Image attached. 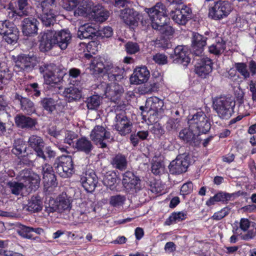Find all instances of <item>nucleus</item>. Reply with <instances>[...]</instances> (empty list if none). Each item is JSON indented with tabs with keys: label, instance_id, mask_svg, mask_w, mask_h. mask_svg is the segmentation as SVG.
Listing matches in <instances>:
<instances>
[{
	"label": "nucleus",
	"instance_id": "1",
	"mask_svg": "<svg viewBox=\"0 0 256 256\" xmlns=\"http://www.w3.org/2000/svg\"><path fill=\"white\" fill-rule=\"evenodd\" d=\"M144 11L148 14L150 20H144L141 22L143 25L150 24L153 29L158 30L161 34L166 36H172L174 33L173 28L168 26L169 19L167 16V9L162 2H158L151 8H146Z\"/></svg>",
	"mask_w": 256,
	"mask_h": 256
},
{
	"label": "nucleus",
	"instance_id": "2",
	"mask_svg": "<svg viewBox=\"0 0 256 256\" xmlns=\"http://www.w3.org/2000/svg\"><path fill=\"white\" fill-rule=\"evenodd\" d=\"M188 124L192 130L200 136L208 134L211 128L209 118L202 110L189 116Z\"/></svg>",
	"mask_w": 256,
	"mask_h": 256
},
{
	"label": "nucleus",
	"instance_id": "3",
	"mask_svg": "<svg viewBox=\"0 0 256 256\" xmlns=\"http://www.w3.org/2000/svg\"><path fill=\"white\" fill-rule=\"evenodd\" d=\"M29 146L36 152L38 158H41L42 160L54 158L56 152L52 150L50 146L45 148V142L43 139L36 135L31 136L28 140Z\"/></svg>",
	"mask_w": 256,
	"mask_h": 256
},
{
	"label": "nucleus",
	"instance_id": "4",
	"mask_svg": "<svg viewBox=\"0 0 256 256\" xmlns=\"http://www.w3.org/2000/svg\"><path fill=\"white\" fill-rule=\"evenodd\" d=\"M40 71L42 74L46 84H58L60 83L66 73L58 68L54 64H44L40 67Z\"/></svg>",
	"mask_w": 256,
	"mask_h": 256
},
{
	"label": "nucleus",
	"instance_id": "5",
	"mask_svg": "<svg viewBox=\"0 0 256 256\" xmlns=\"http://www.w3.org/2000/svg\"><path fill=\"white\" fill-rule=\"evenodd\" d=\"M214 108L218 116L223 120H228L234 113L236 102L231 98L220 97L214 102Z\"/></svg>",
	"mask_w": 256,
	"mask_h": 256
},
{
	"label": "nucleus",
	"instance_id": "6",
	"mask_svg": "<svg viewBox=\"0 0 256 256\" xmlns=\"http://www.w3.org/2000/svg\"><path fill=\"white\" fill-rule=\"evenodd\" d=\"M232 10L231 3L228 0H218L208 8V18L215 20L226 18Z\"/></svg>",
	"mask_w": 256,
	"mask_h": 256
},
{
	"label": "nucleus",
	"instance_id": "7",
	"mask_svg": "<svg viewBox=\"0 0 256 256\" xmlns=\"http://www.w3.org/2000/svg\"><path fill=\"white\" fill-rule=\"evenodd\" d=\"M0 35L4 42L14 45L19 38L20 31L13 22L8 20H0Z\"/></svg>",
	"mask_w": 256,
	"mask_h": 256
},
{
	"label": "nucleus",
	"instance_id": "8",
	"mask_svg": "<svg viewBox=\"0 0 256 256\" xmlns=\"http://www.w3.org/2000/svg\"><path fill=\"white\" fill-rule=\"evenodd\" d=\"M147 106L146 108L149 107L148 111L144 110V108L143 106L140 107V110H142V114L143 118L146 120V118L150 120L152 118V116H158L162 115L164 112V105L163 100L159 98L156 96H152L148 98L146 102Z\"/></svg>",
	"mask_w": 256,
	"mask_h": 256
},
{
	"label": "nucleus",
	"instance_id": "9",
	"mask_svg": "<svg viewBox=\"0 0 256 256\" xmlns=\"http://www.w3.org/2000/svg\"><path fill=\"white\" fill-rule=\"evenodd\" d=\"M56 172L62 178H69L74 172V162L70 156H58L54 164Z\"/></svg>",
	"mask_w": 256,
	"mask_h": 256
},
{
	"label": "nucleus",
	"instance_id": "10",
	"mask_svg": "<svg viewBox=\"0 0 256 256\" xmlns=\"http://www.w3.org/2000/svg\"><path fill=\"white\" fill-rule=\"evenodd\" d=\"M140 180L132 171L127 170L122 175V184L128 192H137L140 190Z\"/></svg>",
	"mask_w": 256,
	"mask_h": 256
},
{
	"label": "nucleus",
	"instance_id": "11",
	"mask_svg": "<svg viewBox=\"0 0 256 256\" xmlns=\"http://www.w3.org/2000/svg\"><path fill=\"white\" fill-rule=\"evenodd\" d=\"M174 21L179 25L185 26L194 17L192 9L186 6H182L181 8L176 9L170 13Z\"/></svg>",
	"mask_w": 256,
	"mask_h": 256
},
{
	"label": "nucleus",
	"instance_id": "12",
	"mask_svg": "<svg viewBox=\"0 0 256 256\" xmlns=\"http://www.w3.org/2000/svg\"><path fill=\"white\" fill-rule=\"evenodd\" d=\"M213 64L210 58L206 56L200 58L195 65V72L199 77L206 78L212 72Z\"/></svg>",
	"mask_w": 256,
	"mask_h": 256
},
{
	"label": "nucleus",
	"instance_id": "13",
	"mask_svg": "<svg viewBox=\"0 0 256 256\" xmlns=\"http://www.w3.org/2000/svg\"><path fill=\"white\" fill-rule=\"evenodd\" d=\"M90 137L96 145L99 146L100 148H105L107 146L106 142L103 141L104 140L110 139V133L101 126H96L91 132Z\"/></svg>",
	"mask_w": 256,
	"mask_h": 256
},
{
	"label": "nucleus",
	"instance_id": "14",
	"mask_svg": "<svg viewBox=\"0 0 256 256\" xmlns=\"http://www.w3.org/2000/svg\"><path fill=\"white\" fill-rule=\"evenodd\" d=\"M15 70L18 72H30L36 66V58L25 54L18 55L15 61Z\"/></svg>",
	"mask_w": 256,
	"mask_h": 256
},
{
	"label": "nucleus",
	"instance_id": "15",
	"mask_svg": "<svg viewBox=\"0 0 256 256\" xmlns=\"http://www.w3.org/2000/svg\"><path fill=\"white\" fill-rule=\"evenodd\" d=\"M115 119V128L121 136H126L132 132V122L125 113L116 114Z\"/></svg>",
	"mask_w": 256,
	"mask_h": 256
},
{
	"label": "nucleus",
	"instance_id": "16",
	"mask_svg": "<svg viewBox=\"0 0 256 256\" xmlns=\"http://www.w3.org/2000/svg\"><path fill=\"white\" fill-rule=\"evenodd\" d=\"M56 204L54 206L46 207V210L48 214L58 211L59 212H62L64 211H70L71 208V203L70 200L68 198L65 193L60 194L56 198V200L54 202Z\"/></svg>",
	"mask_w": 256,
	"mask_h": 256
},
{
	"label": "nucleus",
	"instance_id": "17",
	"mask_svg": "<svg viewBox=\"0 0 256 256\" xmlns=\"http://www.w3.org/2000/svg\"><path fill=\"white\" fill-rule=\"evenodd\" d=\"M189 53L187 48L183 46H178L174 49V54H170V58L172 59V62L174 64L186 66L190 61Z\"/></svg>",
	"mask_w": 256,
	"mask_h": 256
},
{
	"label": "nucleus",
	"instance_id": "18",
	"mask_svg": "<svg viewBox=\"0 0 256 256\" xmlns=\"http://www.w3.org/2000/svg\"><path fill=\"white\" fill-rule=\"evenodd\" d=\"M208 38L198 32H192L191 40V50L194 55H201L206 45Z\"/></svg>",
	"mask_w": 256,
	"mask_h": 256
},
{
	"label": "nucleus",
	"instance_id": "19",
	"mask_svg": "<svg viewBox=\"0 0 256 256\" xmlns=\"http://www.w3.org/2000/svg\"><path fill=\"white\" fill-rule=\"evenodd\" d=\"M80 182L87 192H92L98 183V177L93 170H88L80 176Z\"/></svg>",
	"mask_w": 256,
	"mask_h": 256
},
{
	"label": "nucleus",
	"instance_id": "20",
	"mask_svg": "<svg viewBox=\"0 0 256 256\" xmlns=\"http://www.w3.org/2000/svg\"><path fill=\"white\" fill-rule=\"evenodd\" d=\"M190 165L189 161L185 158L177 156L168 166L170 172L173 175H178L185 172Z\"/></svg>",
	"mask_w": 256,
	"mask_h": 256
},
{
	"label": "nucleus",
	"instance_id": "21",
	"mask_svg": "<svg viewBox=\"0 0 256 256\" xmlns=\"http://www.w3.org/2000/svg\"><path fill=\"white\" fill-rule=\"evenodd\" d=\"M110 61L104 57L96 56L92 58L90 64L94 74L106 73L107 68L110 66Z\"/></svg>",
	"mask_w": 256,
	"mask_h": 256
},
{
	"label": "nucleus",
	"instance_id": "22",
	"mask_svg": "<svg viewBox=\"0 0 256 256\" xmlns=\"http://www.w3.org/2000/svg\"><path fill=\"white\" fill-rule=\"evenodd\" d=\"M54 34H56V31L54 30H48L46 32L40 34L39 48L41 52H48L56 44Z\"/></svg>",
	"mask_w": 256,
	"mask_h": 256
},
{
	"label": "nucleus",
	"instance_id": "23",
	"mask_svg": "<svg viewBox=\"0 0 256 256\" xmlns=\"http://www.w3.org/2000/svg\"><path fill=\"white\" fill-rule=\"evenodd\" d=\"M150 73L145 66L136 68L130 78V83L133 84H140L148 81Z\"/></svg>",
	"mask_w": 256,
	"mask_h": 256
},
{
	"label": "nucleus",
	"instance_id": "24",
	"mask_svg": "<svg viewBox=\"0 0 256 256\" xmlns=\"http://www.w3.org/2000/svg\"><path fill=\"white\" fill-rule=\"evenodd\" d=\"M38 21L34 18H27L22 22V30L24 35L32 36L36 34L38 30Z\"/></svg>",
	"mask_w": 256,
	"mask_h": 256
},
{
	"label": "nucleus",
	"instance_id": "25",
	"mask_svg": "<svg viewBox=\"0 0 256 256\" xmlns=\"http://www.w3.org/2000/svg\"><path fill=\"white\" fill-rule=\"evenodd\" d=\"M200 136L192 130L190 126L188 128L182 130L179 132L180 138L193 146H198L200 145V140L198 138Z\"/></svg>",
	"mask_w": 256,
	"mask_h": 256
},
{
	"label": "nucleus",
	"instance_id": "26",
	"mask_svg": "<svg viewBox=\"0 0 256 256\" xmlns=\"http://www.w3.org/2000/svg\"><path fill=\"white\" fill-rule=\"evenodd\" d=\"M16 126L22 129H33L38 124L36 118L24 114H17L14 118Z\"/></svg>",
	"mask_w": 256,
	"mask_h": 256
},
{
	"label": "nucleus",
	"instance_id": "27",
	"mask_svg": "<svg viewBox=\"0 0 256 256\" xmlns=\"http://www.w3.org/2000/svg\"><path fill=\"white\" fill-rule=\"evenodd\" d=\"M14 99L20 103L22 110L27 114L30 115L36 112L34 104L28 98L23 97L16 92L14 96Z\"/></svg>",
	"mask_w": 256,
	"mask_h": 256
},
{
	"label": "nucleus",
	"instance_id": "28",
	"mask_svg": "<svg viewBox=\"0 0 256 256\" xmlns=\"http://www.w3.org/2000/svg\"><path fill=\"white\" fill-rule=\"evenodd\" d=\"M124 69L114 66L110 62V66L107 68L104 76L106 78L109 82H120L124 78Z\"/></svg>",
	"mask_w": 256,
	"mask_h": 256
},
{
	"label": "nucleus",
	"instance_id": "29",
	"mask_svg": "<svg viewBox=\"0 0 256 256\" xmlns=\"http://www.w3.org/2000/svg\"><path fill=\"white\" fill-rule=\"evenodd\" d=\"M54 38L56 41V44L62 50H66L70 42L72 36L68 30H62L58 32L56 31Z\"/></svg>",
	"mask_w": 256,
	"mask_h": 256
},
{
	"label": "nucleus",
	"instance_id": "30",
	"mask_svg": "<svg viewBox=\"0 0 256 256\" xmlns=\"http://www.w3.org/2000/svg\"><path fill=\"white\" fill-rule=\"evenodd\" d=\"M74 146L78 152H84L86 154H90L94 148L91 140L86 136L77 139Z\"/></svg>",
	"mask_w": 256,
	"mask_h": 256
},
{
	"label": "nucleus",
	"instance_id": "31",
	"mask_svg": "<svg viewBox=\"0 0 256 256\" xmlns=\"http://www.w3.org/2000/svg\"><path fill=\"white\" fill-rule=\"evenodd\" d=\"M138 12L133 8H124L121 12V16L124 22L129 26L138 25Z\"/></svg>",
	"mask_w": 256,
	"mask_h": 256
},
{
	"label": "nucleus",
	"instance_id": "32",
	"mask_svg": "<svg viewBox=\"0 0 256 256\" xmlns=\"http://www.w3.org/2000/svg\"><path fill=\"white\" fill-rule=\"evenodd\" d=\"M232 198V194L226 192L220 191L216 194L214 196H210L206 202L208 206L214 205L216 202H221L222 204H226Z\"/></svg>",
	"mask_w": 256,
	"mask_h": 256
},
{
	"label": "nucleus",
	"instance_id": "33",
	"mask_svg": "<svg viewBox=\"0 0 256 256\" xmlns=\"http://www.w3.org/2000/svg\"><path fill=\"white\" fill-rule=\"evenodd\" d=\"M63 94L68 102L78 100L82 96L81 91L74 86L66 88Z\"/></svg>",
	"mask_w": 256,
	"mask_h": 256
},
{
	"label": "nucleus",
	"instance_id": "34",
	"mask_svg": "<svg viewBox=\"0 0 256 256\" xmlns=\"http://www.w3.org/2000/svg\"><path fill=\"white\" fill-rule=\"evenodd\" d=\"M97 30L90 25H84L81 26L78 32V37L80 39L93 38L96 36Z\"/></svg>",
	"mask_w": 256,
	"mask_h": 256
},
{
	"label": "nucleus",
	"instance_id": "35",
	"mask_svg": "<svg viewBox=\"0 0 256 256\" xmlns=\"http://www.w3.org/2000/svg\"><path fill=\"white\" fill-rule=\"evenodd\" d=\"M27 206V210L29 212H40L42 208V200L41 197L38 194L32 196L28 200Z\"/></svg>",
	"mask_w": 256,
	"mask_h": 256
},
{
	"label": "nucleus",
	"instance_id": "36",
	"mask_svg": "<svg viewBox=\"0 0 256 256\" xmlns=\"http://www.w3.org/2000/svg\"><path fill=\"white\" fill-rule=\"evenodd\" d=\"M187 215L188 212L186 211L173 212L166 219L164 224L165 226H170L174 223L184 220L187 218Z\"/></svg>",
	"mask_w": 256,
	"mask_h": 256
},
{
	"label": "nucleus",
	"instance_id": "37",
	"mask_svg": "<svg viewBox=\"0 0 256 256\" xmlns=\"http://www.w3.org/2000/svg\"><path fill=\"white\" fill-rule=\"evenodd\" d=\"M19 158L21 164L36 166V162L40 158H38V156L36 154V152H30L28 153L26 152L23 155L20 156Z\"/></svg>",
	"mask_w": 256,
	"mask_h": 256
},
{
	"label": "nucleus",
	"instance_id": "38",
	"mask_svg": "<svg viewBox=\"0 0 256 256\" xmlns=\"http://www.w3.org/2000/svg\"><path fill=\"white\" fill-rule=\"evenodd\" d=\"M113 166L120 171L124 170L128 166V161L126 156L118 154H116L112 160Z\"/></svg>",
	"mask_w": 256,
	"mask_h": 256
},
{
	"label": "nucleus",
	"instance_id": "39",
	"mask_svg": "<svg viewBox=\"0 0 256 256\" xmlns=\"http://www.w3.org/2000/svg\"><path fill=\"white\" fill-rule=\"evenodd\" d=\"M40 102L43 109L49 114H52L56 110V102L52 98H42Z\"/></svg>",
	"mask_w": 256,
	"mask_h": 256
},
{
	"label": "nucleus",
	"instance_id": "40",
	"mask_svg": "<svg viewBox=\"0 0 256 256\" xmlns=\"http://www.w3.org/2000/svg\"><path fill=\"white\" fill-rule=\"evenodd\" d=\"M40 18L44 26H50L56 22V14L54 11L42 12Z\"/></svg>",
	"mask_w": 256,
	"mask_h": 256
},
{
	"label": "nucleus",
	"instance_id": "41",
	"mask_svg": "<svg viewBox=\"0 0 256 256\" xmlns=\"http://www.w3.org/2000/svg\"><path fill=\"white\" fill-rule=\"evenodd\" d=\"M24 90L32 98H38L41 95V87L37 82L28 84Z\"/></svg>",
	"mask_w": 256,
	"mask_h": 256
},
{
	"label": "nucleus",
	"instance_id": "42",
	"mask_svg": "<svg viewBox=\"0 0 256 256\" xmlns=\"http://www.w3.org/2000/svg\"><path fill=\"white\" fill-rule=\"evenodd\" d=\"M26 145L22 140L18 139L14 141V147L12 150V153L20 157L22 154L26 152Z\"/></svg>",
	"mask_w": 256,
	"mask_h": 256
},
{
	"label": "nucleus",
	"instance_id": "43",
	"mask_svg": "<svg viewBox=\"0 0 256 256\" xmlns=\"http://www.w3.org/2000/svg\"><path fill=\"white\" fill-rule=\"evenodd\" d=\"M86 106L88 110H95L100 106V98L98 95H92L88 97L86 100Z\"/></svg>",
	"mask_w": 256,
	"mask_h": 256
},
{
	"label": "nucleus",
	"instance_id": "44",
	"mask_svg": "<svg viewBox=\"0 0 256 256\" xmlns=\"http://www.w3.org/2000/svg\"><path fill=\"white\" fill-rule=\"evenodd\" d=\"M237 100L239 103L238 112L241 114L238 115L236 118L232 119L230 121V124H234L240 120L244 116L246 115V112L244 113L242 112V109L244 108L243 96H240L238 97Z\"/></svg>",
	"mask_w": 256,
	"mask_h": 256
},
{
	"label": "nucleus",
	"instance_id": "45",
	"mask_svg": "<svg viewBox=\"0 0 256 256\" xmlns=\"http://www.w3.org/2000/svg\"><path fill=\"white\" fill-rule=\"evenodd\" d=\"M42 178L44 186L48 188L56 186L58 184L54 172L44 174Z\"/></svg>",
	"mask_w": 256,
	"mask_h": 256
},
{
	"label": "nucleus",
	"instance_id": "46",
	"mask_svg": "<svg viewBox=\"0 0 256 256\" xmlns=\"http://www.w3.org/2000/svg\"><path fill=\"white\" fill-rule=\"evenodd\" d=\"M234 66L237 72H238L244 79L247 80L250 78V72L246 63L243 62H236Z\"/></svg>",
	"mask_w": 256,
	"mask_h": 256
},
{
	"label": "nucleus",
	"instance_id": "47",
	"mask_svg": "<svg viewBox=\"0 0 256 256\" xmlns=\"http://www.w3.org/2000/svg\"><path fill=\"white\" fill-rule=\"evenodd\" d=\"M32 227L20 224L17 232L18 234L22 237L32 240Z\"/></svg>",
	"mask_w": 256,
	"mask_h": 256
},
{
	"label": "nucleus",
	"instance_id": "48",
	"mask_svg": "<svg viewBox=\"0 0 256 256\" xmlns=\"http://www.w3.org/2000/svg\"><path fill=\"white\" fill-rule=\"evenodd\" d=\"M116 176L115 173L113 174H107L104 176L103 180V184L107 188L111 190H114L115 188V184L116 182Z\"/></svg>",
	"mask_w": 256,
	"mask_h": 256
},
{
	"label": "nucleus",
	"instance_id": "49",
	"mask_svg": "<svg viewBox=\"0 0 256 256\" xmlns=\"http://www.w3.org/2000/svg\"><path fill=\"white\" fill-rule=\"evenodd\" d=\"M126 201V197L120 194L112 196L110 198V204L114 207L122 206Z\"/></svg>",
	"mask_w": 256,
	"mask_h": 256
},
{
	"label": "nucleus",
	"instance_id": "50",
	"mask_svg": "<svg viewBox=\"0 0 256 256\" xmlns=\"http://www.w3.org/2000/svg\"><path fill=\"white\" fill-rule=\"evenodd\" d=\"M152 60L158 66H164L168 64V56L164 53L157 52L152 56Z\"/></svg>",
	"mask_w": 256,
	"mask_h": 256
},
{
	"label": "nucleus",
	"instance_id": "51",
	"mask_svg": "<svg viewBox=\"0 0 256 256\" xmlns=\"http://www.w3.org/2000/svg\"><path fill=\"white\" fill-rule=\"evenodd\" d=\"M230 208L228 206H225L220 210L214 212L210 218L216 221L220 220L230 214Z\"/></svg>",
	"mask_w": 256,
	"mask_h": 256
},
{
	"label": "nucleus",
	"instance_id": "52",
	"mask_svg": "<svg viewBox=\"0 0 256 256\" xmlns=\"http://www.w3.org/2000/svg\"><path fill=\"white\" fill-rule=\"evenodd\" d=\"M110 95L112 96H117L120 95L124 92V88L122 86L118 84V82H110Z\"/></svg>",
	"mask_w": 256,
	"mask_h": 256
},
{
	"label": "nucleus",
	"instance_id": "53",
	"mask_svg": "<svg viewBox=\"0 0 256 256\" xmlns=\"http://www.w3.org/2000/svg\"><path fill=\"white\" fill-rule=\"evenodd\" d=\"M7 185L10 188L12 193L15 195H18L24 186L22 183L16 181L8 182Z\"/></svg>",
	"mask_w": 256,
	"mask_h": 256
},
{
	"label": "nucleus",
	"instance_id": "54",
	"mask_svg": "<svg viewBox=\"0 0 256 256\" xmlns=\"http://www.w3.org/2000/svg\"><path fill=\"white\" fill-rule=\"evenodd\" d=\"M125 50L128 54H133L140 50L139 44L135 42H128L124 45Z\"/></svg>",
	"mask_w": 256,
	"mask_h": 256
},
{
	"label": "nucleus",
	"instance_id": "55",
	"mask_svg": "<svg viewBox=\"0 0 256 256\" xmlns=\"http://www.w3.org/2000/svg\"><path fill=\"white\" fill-rule=\"evenodd\" d=\"M150 132L155 138H160L165 132V130L160 123L155 122L150 128Z\"/></svg>",
	"mask_w": 256,
	"mask_h": 256
},
{
	"label": "nucleus",
	"instance_id": "56",
	"mask_svg": "<svg viewBox=\"0 0 256 256\" xmlns=\"http://www.w3.org/2000/svg\"><path fill=\"white\" fill-rule=\"evenodd\" d=\"M84 44H86V50L88 52L94 54L98 51L100 42L98 40H91L86 44L84 43Z\"/></svg>",
	"mask_w": 256,
	"mask_h": 256
},
{
	"label": "nucleus",
	"instance_id": "57",
	"mask_svg": "<svg viewBox=\"0 0 256 256\" xmlns=\"http://www.w3.org/2000/svg\"><path fill=\"white\" fill-rule=\"evenodd\" d=\"M56 0H41L40 7L42 12H52L54 10V7Z\"/></svg>",
	"mask_w": 256,
	"mask_h": 256
},
{
	"label": "nucleus",
	"instance_id": "58",
	"mask_svg": "<svg viewBox=\"0 0 256 256\" xmlns=\"http://www.w3.org/2000/svg\"><path fill=\"white\" fill-rule=\"evenodd\" d=\"M8 8L10 10L8 14V16L10 18L15 20L18 16H22L24 14V12L19 11L14 6L12 2L9 4Z\"/></svg>",
	"mask_w": 256,
	"mask_h": 256
},
{
	"label": "nucleus",
	"instance_id": "59",
	"mask_svg": "<svg viewBox=\"0 0 256 256\" xmlns=\"http://www.w3.org/2000/svg\"><path fill=\"white\" fill-rule=\"evenodd\" d=\"M180 120L178 118H170L166 124V128L167 130L172 131L176 130L179 124Z\"/></svg>",
	"mask_w": 256,
	"mask_h": 256
},
{
	"label": "nucleus",
	"instance_id": "60",
	"mask_svg": "<svg viewBox=\"0 0 256 256\" xmlns=\"http://www.w3.org/2000/svg\"><path fill=\"white\" fill-rule=\"evenodd\" d=\"M78 137V135L74 132L68 131L66 135V137L64 139V142L69 144L70 146H72V144L74 145V140L77 139Z\"/></svg>",
	"mask_w": 256,
	"mask_h": 256
},
{
	"label": "nucleus",
	"instance_id": "61",
	"mask_svg": "<svg viewBox=\"0 0 256 256\" xmlns=\"http://www.w3.org/2000/svg\"><path fill=\"white\" fill-rule=\"evenodd\" d=\"M80 0H65L64 2V8L67 10H72L79 4Z\"/></svg>",
	"mask_w": 256,
	"mask_h": 256
},
{
	"label": "nucleus",
	"instance_id": "62",
	"mask_svg": "<svg viewBox=\"0 0 256 256\" xmlns=\"http://www.w3.org/2000/svg\"><path fill=\"white\" fill-rule=\"evenodd\" d=\"M193 190V184L192 182H188L183 184L182 186L180 192L182 195L190 194Z\"/></svg>",
	"mask_w": 256,
	"mask_h": 256
},
{
	"label": "nucleus",
	"instance_id": "63",
	"mask_svg": "<svg viewBox=\"0 0 256 256\" xmlns=\"http://www.w3.org/2000/svg\"><path fill=\"white\" fill-rule=\"evenodd\" d=\"M94 15L96 16L97 20L103 22L106 20L109 16V12L104 10H100L99 12H94Z\"/></svg>",
	"mask_w": 256,
	"mask_h": 256
},
{
	"label": "nucleus",
	"instance_id": "64",
	"mask_svg": "<svg viewBox=\"0 0 256 256\" xmlns=\"http://www.w3.org/2000/svg\"><path fill=\"white\" fill-rule=\"evenodd\" d=\"M100 34L102 38H108L112 36L113 30L110 26H106L100 31Z\"/></svg>",
	"mask_w": 256,
	"mask_h": 256
}]
</instances>
